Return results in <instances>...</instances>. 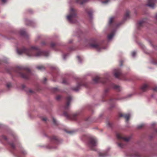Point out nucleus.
Segmentation results:
<instances>
[{"label": "nucleus", "instance_id": "obj_1", "mask_svg": "<svg viewBox=\"0 0 157 157\" xmlns=\"http://www.w3.org/2000/svg\"><path fill=\"white\" fill-rule=\"evenodd\" d=\"M17 52L19 54L25 53L29 56L38 57L42 55L47 56L49 55L48 52L41 51L37 47L34 46L32 47L29 49L23 47L21 49H18Z\"/></svg>", "mask_w": 157, "mask_h": 157}, {"label": "nucleus", "instance_id": "obj_2", "mask_svg": "<svg viewBox=\"0 0 157 157\" xmlns=\"http://www.w3.org/2000/svg\"><path fill=\"white\" fill-rule=\"evenodd\" d=\"M13 70L15 73L25 79H29L31 75L30 70L27 67H17L14 68Z\"/></svg>", "mask_w": 157, "mask_h": 157}, {"label": "nucleus", "instance_id": "obj_3", "mask_svg": "<svg viewBox=\"0 0 157 157\" xmlns=\"http://www.w3.org/2000/svg\"><path fill=\"white\" fill-rule=\"evenodd\" d=\"M86 45L90 48H94L99 51L101 48H104L101 44L97 43L95 39L92 38L90 40H86Z\"/></svg>", "mask_w": 157, "mask_h": 157}, {"label": "nucleus", "instance_id": "obj_4", "mask_svg": "<svg viewBox=\"0 0 157 157\" xmlns=\"http://www.w3.org/2000/svg\"><path fill=\"white\" fill-rule=\"evenodd\" d=\"M78 18L77 10L73 8L70 9L69 14L67 17V20L71 23H76Z\"/></svg>", "mask_w": 157, "mask_h": 157}, {"label": "nucleus", "instance_id": "obj_5", "mask_svg": "<svg viewBox=\"0 0 157 157\" xmlns=\"http://www.w3.org/2000/svg\"><path fill=\"white\" fill-rule=\"evenodd\" d=\"M116 136L117 139L120 140L118 143V146L121 148L124 147L125 141L128 142L130 139L129 137H124L122 134L119 133H117Z\"/></svg>", "mask_w": 157, "mask_h": 157}, {"label": "nucleus", "instance_id": "obj_6", "mask_svg": "<svg viewBox=\"0 0 157 157\" xmlns=\"http://www.w3.org/2000/svg\"><path fill=\"white\" fill-rule=\"evenodd\" d=\"M97 144V141L94 137H90L89 140L88 145L89 147L93 150H95V147Z\"/></svg>", "mask_w": 157, "mask_h": 157}, {"label": "nucleus", "instance_id": "obj_7", "mask_svg": "<svg viewBox=\"0 0 157 157\" xmlns=\"http://www.w3.org/2000/svg\"><path fill=\"white\" fill-rule=\"evenodd\" d=\"M113 74L116 78L120 79L125 80V78L122 74L121 70L120 69H115L114 70Z\"/></svg>", "mask_w": 157, "mask_h": 157}, {"label": "nucleus", "instance_id": "obj_8", "mask_svg": "<svg viewBox=\"0 0 157 157\" xmlns=\"http://www.w3.org/2000/svg\"><path fill=\"white\" fill-rule=\"evenodd\" d=\"M93 81L95 83L101 82L103 83H105L108 82L109 80L107 78L102 79L99 78L98 76L94 77L93 79Z\"/></svg>", "mask_w": 157, "mask_h": 157}, {"label": "nucleus", "instance_id": "obj_9", "mask_svg": "<svg viewBox=\"0 0 157 157\" xmlns=\"http://www.w3.org/2000/svg\"><path fill=\"white\" fill-rule=\"evenodd\" d=\"M64 115L68 119H72L73 120H76L77 119V115L76 114H73L72 115H69L67 112L64 111Z\"/></svg>", "mask_w": 157, "mask_h": 157}, {"label": "nucleus", "instance_id": "obj_10", "mask_svg": "<svg viewBox=\"0 0 157 157\" xmlns=\"http://www.w3.org/2000/svg\"><path fill=\"white\" fill-rule=\"evenodd\" d=\"M66 99L67 102L64 107L65 110H67L68 109L69 106L70 105L71 101L72 99V97L70 96H68L66 98Z\"/></svg>", "mask_w": 157, "mask_h": 157}, {"label": "nucleus", "instance_id": "obj_11", "mask_svg": "<svg viewBox=\"0 0 157 157\" xmlns=\"http://www.w3.org/2000/svg\"><path fill=\"white\" fill-rule=\"evenodd\" d=\"M147 20V19L145 18L139 21L137 24V27L138 28L140 29L141 27L144 26L145 25Z\"/></svg>", "mask_w": 157, "mask_h": 157}, {"label": "nucleus", "instance_id": "obj_12", "mask_svg": "<svg viewBox=\"0 0 157 157\" xmlns=\"http://www.w3.org/2000/svg\"><path fill=\"white\" fill-rule=\"evenodd\" d=\"M148 2L147 5L149 7L154 8L155 6V3L156 0H147Z\"/></svg>", "mask_w": 157, "mask_h": 157}, {"label": "nucleus", "instance_id": "obj_13", "mask_svg": "<svg viewBox=\"0 0 157 157\" xmlns=\"http://www.w3.org/2000/svg\"><path fill=\"white\" fill-rule=\"evenodd\" d=\"M140 89L142 91L144 92L150 89V87L148 84H144L141 86Z\"/></svg>", "mask_w": 157, "mask_h": 157}, {"label": "nucleus", "instance_id": "obj_14", "mask_svg": "<svg viewBox=\"0 0 157 157\" xmlns=\"http://www.w3.org/2000/svg\"><path fill=\"white\" fill-rule=\"evenodd\" d=\"M119 116L124 117L126 121H128L129 119L130 115L129 113L125 114L120 113L119 114Z\"/></svg>", "mask_w": 157, "mask_h": 157}, {"label": "nucleus", "instance_id": "obj_15", "mask_svg": "<svg viewBox=\"0 0 157 157\" xmlns=\"http://www.w3.org/2000/svg\"><path fill=\"white\" fill-rule=\"evenodd\" d=\"M82 85H83V84L82 82L79 83L76 87H73L72 89L74 90L77 91L79 90L80 87Z\"/></svg>", "mask_w": 157, "mask_h": 157}, {"label": "nucleus", "instance_id": "obj_16", "mask_svg": "<svg viewBox=\"0 0 157 157\" xmlns=\"http://www.w3.org/2000/svg\"><path fill=\"white\" fill-rule=\"evenodd\" d=\"M85 11L86 13H87L90 17L91 18V17L92 13V11L91 9L90 8H87L85 10Z\"/></svg>", "mask_w": 157, "mask_h": 157}, {"label": "nucleus", "instance_id": "obj_17", "mask_svg": "<svg viewBox=\"0 0 157 157\" xmlns=\"http://www.w3.org/2000/svg\"><path fill=\"white\" fill-rule=\"evenodd\" d=\"M51 140L52 141H54L56 144H57L58 142V138L55 136H52L51 137Z\"/></svg>", "mask_w": 157, "mask_h": 157}, {"label": "nucleus", "instance_id": "obj_18", "mask_svg": "<svg viewBox=\"0 0 157 157\" xmlns=\"http://www.w3.org/2000/svg\"><path fill=\"white\" fill-rule=\"evenodd\" d=\"M129 13L130 12L129 11H127L126 12L124 16V19L125 20H126L129 17Z\"/></svg>", "mask_w": 157, "mask_h": 157}, {"label": "nucleus", "instance_id": "obj_19", "mask_svg": "<svg viewBox=\"0 0 157 157\" xmlns=\"http://www.w3.org/2000/svg\"><path fill=\"white\" fill-rule=\"evenodd\" d=\"M88 0H76V2L78 3L82 4L86 2Z\"/></svg>", "mask_w": 157, "mask_h": 157}, {"label": "nucleus", "instance_id": "obj_20", "mask_svg": "<svg viewBox=\"0 0 157 157\" xmlns=\"http://www.w3.org/2000/svg\"><path fill=\"white\" fill-rule=\"evenodd\" d=\"M114 32H112L110 34H109L108 36V38L109 40L111 39L114 35Z\"/></svg>", "mask_w": 157, "mask_h": 157}, {"label": "nucleus", "instance_id": "obj_21", "mask_svg": "<svg viewBox=\"0 0 157 157\" xmlns=\"http://www.w3.org/2000/svg\"><path fill=\"white\" fill-rule=\"evenodd\" d=\"M99 155L100 157H104L107 155V154L106 152H100L99 153Z\"/></svg>", "mask_w": 157, "mask_h": 157}, {"label": "nucleus", "instance_id": "obj_22", "mask_svg": "<svg viewBox=\"0 0 157 157\" xmlns=\"http://www.w3.org/2000/svg\"><path fill=\"white\" fill-rule=\"evenodd\" d=\"M36 68L40 70H43L45 69V67H44L43 65H40L37 66L36 67Z\"/></svg>", "mask_w": 157, "mask_h": 157}, {"label": "nucleus", "instance_id": "obj_23", "mask_svg": "<svg viewBox=\"0 0 157 157\" xmlns=\"http://www.w3.org/2000/svg\"><path fill=\"white\" fill-rule=\"evenodd\" d=\"M20 33L21 35L22 36H25L27 35L26 32L23 30H21L20 31Z\"/></svg>", "mask_w": 157, "mask_h": 157}, {"label": "nucleus", "instance_id": "obj_24", "mask_svg": "<svg viewBox=\"0 0 157 157\" xmlns=\"http://www.w3.org/2000/svg\"><path fill=\"white\" fill-rule=\"evenodd\" d=\"M25 91L28 93L30 94H32L33 93V91L30 89L26 88L25 90Z\"/></svg>", "mask_w": 157, "mask_h": 157}, {"label": "nucleus", "instance_id": "obj_25", "mask_svg": "<svg viewBox=\"0 0 157 157\" xmlns=\"http://www.w3.org/2000/svg\"><path fill=\"white\" fill-rule=\"evenodd\" d=\"M114 100L111 99L110 100L109 102L111 105V107H113L114 106Z\"/></svg>", "mask_w": 157, "mask_h": 157}, {"label": "nucleus", "instance_id": "obj_26", "mask_svg": "<svg viewBox=\"0 0 157 157\" xmlns=\"http://www.w3.org/2000/svg\"><path fill=\"white\" fill-rule=\"evenodd\" d=\"M51 47L55 49V48L56 46V44L53 42H52L50 44Z\"/></svg>", "mask_w": 157, "mask_h": 157}, {"label": "nucleus", "instance_id": "obj_27", "mask_svg": "<svg viewBox=\"0 0 157 157\" xmlns=\"http://www.w3.org/2000/svg\"><path fill=\"white\" fill-rule=\"evenodd\" d=\"M113 88L114 89L117 90L118 91H119L120 90V87L118 86L114 85L113 86Z\"/></svg>", "mask_w": 157, "mask_h": 157}, {"label": "nucleus", "instance_id": "obj_28", "mask_svg": "<svg viewBox=\"0 0 157 157\" xmlns=\"http://www.w3.org/2000/svg\"><path fill=\"white\" fill-rule=\"evenodd\" d=\"M52 120H53V123L56 125H57L58 124V123H57L56 120L54 118H52Z\"/></svg>", "mask_w": 157, "mask_h": 157}, {"label": "nucleus", "instance_id": "obj_29", "mask_svg": "<svg viewBox=\"0 0 157 157\" xmlns=\"http://www.w3.org/2000/svg\"><path fill=\"white\" fill-rule=\"evenodd\" d=\"M113 21V17H111L110 18L109 23V24H111Z\"/></svg>", "mask_w": 157, "mask_h": 157}, {"label": "nucleus", "instance_id": "obj_30", "mask_svg": "<svg viewBox=\"0 0 157 157\" xmlns=\"http://www.w3.org/2000/svg\"><path fill=\"white\" fill-rule=\"evenodd\" d=\"M10 145L11 147V148L13 149H14L15 148V145L13 143H11L10 144Z\"/></svg>", "mask_w": 157, "mask_h": 157}, {"label": "nucleus", "instance_id": "obj_31", "mask_svg": "<svg viewBox=\"0 0 157 157\" xmlns=\"http://www.w3.org/2000/svg\"><path fill=\"white\" fill-rule=\"evenodd\" d=\"M53 91L54 92H58L59 91V90L57 88H55L53 89Z\"/></svg>", "mask_w": 157, "mask_h": 157}, {"label": "nucleus", "instance_id": "obj_32", "mask_svg": "<svg viewBox=\"0 0 157 157\" xmlns=\"http://www.w3.org/2000/svg\"><path fill=\"white\" fill-rule=\"evenodd\" d=\"M11 84L10 83H8L6 84V86L8 88H10L11 87Z\"/></svg>", "mask_w": 157, "mask_h": 157}, {"label": "nucleus", "instance_id": "obj_33", "mask_svg": "<svg viewBox=\"0 0 157 157\" xmlns=\"http://www.w3.org/2000/svg\"><path fill=\"white\" fill-rule=\"evenodd\" d=\"M63 83H64V84H67V80L66 79V78L63 79Z\"/></svg>", "mask_w": 157, "mask_h": 157}, {"label": "nucleus", "instance_id": "obj_34", "mask_svg": "<svg viewBox=\"0 0 157 157\" xmlns=\"http://www.w3.org/2000/svg\"><path fill=\"white\" fill-rule=\"evenodd\" d=\"M62 98V96L60 95H57L56 97V99L57 100H59Z\"/></svg>", "mask_w": 157, "mask_h": 157}, {"label": "nucleus", "instance_id": "obj_35", "mask_svg": "<svg viewBox=\"0 0 157 157\" xmlns=\"http://www.w3.org/2000/svg\"><path fill=\"white\" fill-rule=\"evenodd\" d=\"M144 126V124H141L140 125L138 126V128L139 129L141 128H142Z\"/></svg>", "mask_w": 157, "mask_h": 157}, {"label": "nucleus", "instance_id": "obj_36", "mask_svg": "<svg viewBox=\"0 0 157 157\" xmlns=\"http://www.w3.org/2000/svg\"><path fill=\"white\" fill-rule=\"evenodd\" d=\"M107 125L109 127H112V124L111 122H108L107 123Z\"/></svg>", "mask_w": 157, "mask_h": 157}, {"label": "nucleus", "instance_id": "obj_37", "mask_svg": "<svg viewBox=\"0 0 157 157\" xmlns=\"http://www.w3.org/2000/svg\"><path fill=\"white\" fill-rule=\"evenodd\" d=\"M109 1V0H104L102 2L105 4L107 3Z\"/></svg>", "mask_w": 157, "mask_h": 157}, {"label": "nucleus", "instance_id": "obj_38", "mask_svg": "<svg viewBox=\"0 0 157 157\" xmlns=\"http://www.w3.org/2000/svg\"><path fill=\"white\" fill-rule=\"evenodd\" d=\"M2 139L5 140H7V137L5 136H2Z\"/></svg>", "mask_w": 157, "mask_h": 157}, {"label": "nucleus", "instance_id": "obj_39", "mask_svg": "<svg viewBox=\"0 0 157 157\" xmlns=\"http://www.w3.org/2000/svg\"><path fill=\"white\" fill-rule=\"evenodd\" d=\"M155 18L156 20L155 22L156 23H157V13H156L155 15Z\"/></svg>", "mask_w": 157, "mask_h": 157}, {"label": "nucleus", "instance_id": "obj_40", "mask_svg": "<svg viewBox=\"0 0 157 157\" xmlns=\"http://www.w3.org/2000/svg\"><path fill=\"white\" fill-rule=\"evenodd\" d=\"M136 54V52H133L132 53V56L134 57Z\"/></svg>", "mask_w": 157, "mask_h": 157}, {"label": "nucleus", "instance_id": "obj_41", "mask_svg": "<svg viewBox=\"0 0 157 157\" xmlns=\"http://www.w3.org/2000/svg\"><path fill=\"white\" fill-rule=\"evenodd\" d=\"M139 155L137 153H135L134 155V156L136 157H139Z\"/></svg>", "mask_w": 157, "mask_h": 157}, {"label": "nucleus", "instance_id": "obj_42", "mask_svg": "<svg viewBox=\"0 0 157 157\" xmlns=\"http://www.w3.org/2000/svg\"><path fill=\"white\" fill-rule=\"evenodd\" d=\"M47 80V78H44V81H43V82L44 83H45L46 82V81Z\"/></svg>", "mask_w": 157, "mask_h": 157}, {"label": "nucleus", "instance_id": "obj_43", "mask_svg": "<svg viewBox=\"0 0 157 157\" xmlns=\"http://www.w3.org/2000/svg\"><path fill=\"white\" fill-rule=\"evenodd\" d=\"M28 21L29 22V24H28L27 23V25H31L32 23V22L30 21Z\"/></svg>", "mask_w": 157, "mask_h": 157}, {"label": "nucleus", "instance_id": "obj_44", "mask_svg": "<svg viewBox=\"0 0 157 157\" xmlns=\"http://www.w3.org/2000/svg\"><path fill=\"white\" fill-rule=\"evenodd\" d=\"M153 90L156 91H157V86H156L154 88Z\"/></svg>", "mask_w": 157, "mask_h": 157}, {"label": "nucleus", "instance_id": "obj_45", "mask_svg": "<svg viewBox=\"0 0 157 157\" xmlns=\"http://www.w3.org/2000/svg\"><path fill=\"white\" fill-rule=\"evenodd\" d=\"M42 120L43 121H46L47 120V118L46 117H44L43 118Z\"/></svg>", "mask_w": 157, "mask_h": 157}, {"label": "nucleus", "instance_id": "obj_46", "mask_svg": "<svg viewBox=\"0 0 157 157\" xmlns=\"http://www.w3.org/2000/svg\"><path fill=\"white\" fill-rule=\"evenodd\" d=\"M41 44L42 45H44L46 44V43L45 41H42L41 42Z\"/></svg>", "mask_w": 157, "mask_h": 157}, {"label": "nucleus", "instance_id": "obj_47", "mask_svg": "<svg viewBox=\"0 0 157 157\" xmlns=\"http://www.w3.org/2000/svg\"><path fill=\"white\" fill-rule=\"evenodd\" d=\"M22 153L23 154V155H25L26 154V152L25 151H22Z\"/></svg>", "mask_w": 157, "mask_h": 157}, {"label": "nucleus", "instance_id": "obj_48", "mask_svg": "<svg viewBox=\"0 0 157 157\" xmlns=\"http://www.w3.org/2000/svg\"><path fill=\"white\" fill-rule=\"evenodd\" d=\"M1 1H2L3 2H5L6 1V0H1Z\"/></svg>", "mask_w": 157, "mask_h": 157}, {"label": "nucleus", "instance_id": "obj_49", "mask_svg": "<svg viewBox=\"0 0 157 157\" xmlns=\"http://www.w3.org/2000/svg\"><path fill=\"white\" fill-rule=\"evenodd\" d=\"M22 87L23 89H24L25 88V85H22Z\"/></svg>", "mask_w": 157, "mask_h": 157}, {"label": "nucleus", "instance_id": "obj_50", "mask_svg": "<svg viewBox=\"0 0 157 157\" xmlns=\"http://www.w3.org/2000/svg\"><path fill=\"white\" fill-rule=\"evenodd\" d=\"M105 91L106 93L108 91V89H106L105 90Z\"/></svg>", "mask_w": 157, "mask_h": 157}, {"label": "nucleus", "instance_id": "obj_51", "mask_svg": "<svg viewBox=\"0 0 157 157\" xmlns=\"http://www.w3.org/2000/svg\"><path fill=\"white\" fill-rule=\"evenodd\" d=\"M77 58H78V59L80 60V57L79 56H77Z\"/></svg>", "mask_w": 157, "mask_h": 157}, {"label": "nucleus", "instance_id": "obj_52", "mask_svg": "<svg viewBox=\"0 0 157 157\" xmlns=\"http://www.w3.org/2000/svg\"><path fill=\"white\" fill-rule=\"evenodd\" d=\"M72 132H67V133H71Z\"/></svg>", "mask_w": 157, "mask_h": 157}, {"label": "nucleus", "instance_id": "obj_53", "mask_svg": "<svg viewBox=\"0 0 157 157\" xmlns=\"http://www.w3.org/2000/svg\"><path fill=\"white\" fill-rule=\"evenodd\" d=\"M155 132H156L157 133V129H156L155 130Z\"/></svg>", "mask_w": 157, "mask_h": 157}, {"label": "nucleus", "instance_id": "obj_54", "mask_svg": "<svg viewBox=\"0 0 157 157\" xmlns=\"http://www.w3.org/2000/svg\"><path fill=\"white\" fill-rule=\"evenodd\" d=\"M80 33H81V34H82V32H80Z\"/></svg>", "mask_w": 157, "mask_h": 157}, {"label": "nucleus", "instance_id": "obj_55", "mask_svg": "<svg viewBox=\"0 0 157 157\" xmlns=\"http://www.w3.org/2000/svg\"><path fill=\"white\" fill-rule=\"evenodd\" d=\"M65 56H64V59H65Z\"/></svg>", "mask_w": 157, "mask_h": 157}]
</instances>
